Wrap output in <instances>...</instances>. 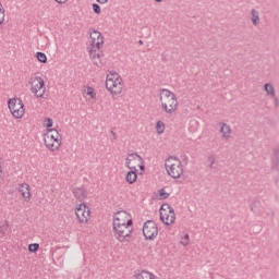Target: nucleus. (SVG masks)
Segmentation results:
<instances>
[{"label": "nucleus", "instance_id": "25", "mask_svg": "<svg viewBox=\"0 0 279 279\" xmlns=\"http://www.w3.org/2000/svg\"><path fill=\"white\" fill-rule=\"evenodd\" d=\"M5 21V9H3V4L0 3V25H3Z\"/></svg>", "mask_w": 279, "mask_h": 279}, {"label": "nucleus", "instance_id": "19", "mask_svg": "<svg viewBox=\"0 0 279 279\" xmlns=\"http://www.w3.org/2000/svg\"><path fill=\"white\" fill-rule=\"evenodd\" d=\"M0 234L2 236L10 234V223L8 222V220H4L3 222L0 223Z\"/></svg>", "mask_w": 279, "mask_h": 279}, {"label": "nucleus", "instance_id": "10", "mask_svg": "<svg viewBox=\"0 0 279 279\" xmlns=\"http://www.w3.org/2000/svg\"><path fill=\"white\" fill-rule=\"evenodd\" d=\"M160 220L166 226H171L175 223V211L173 210V207H171L169 204H163L160 209Z\"/></svg>", "mask_w": 279, "mask_h": 279}, {"label": "nucleus", "instance_id": "33", "mask_svg": "<svg viewBox=\"0 0 279 279\" xmlns=\"http://www.w3.org/2000/svg\"><path fill=\"white\" fill-rule=\"evenodd\" d=\"M97 2L104 4V3H108V0H97Z\"/></svg>", "mask_w": 279, "mask_h": 279}, {"label": "nucleus", "instance_id": "14", "mask_svg": "<svg viewBox=\"0 0 279 279\" xmlns=\"http://www.w3.org/2000/svg\"><path fill=\"white\" fill-rule=\"evenodd\" d=\"M19 193L22 195L24 202H32V187L27 183H21L17 187Z\"/></svg>", "mask_w": 279, "mask_h": 279}, {"label": "nucleus", "instance_id": "21", "mask_svg": "<svg viewBox=\"0 0 279 279\" xmlns=\"http://www.w3.org/2000/svg\"><path fill=\"white\" fill-rule=\"evenodd\" d=\"M84 93L90 99H97V93H95V88L87 86V87H85Z\"/></svg>", "mask_w": 279, "mask_h": 279}, {"label": "nucleus", "instance_id": "26", "mask_svg": "<svg viewBox=\"0 0 279 279\" xmlns=\"http://www.w3.org/2000/svg\"><path fill=\"white\" fill-rule=\"evenodd\" d=\"M44 128H53V120L51 118H46L44 120Z\"/></svg>", "mask_w": 279, "mask_h": 279}, {"label": "nucleus", "instance_id": "23", "mask_svg": "<svg viewBox=\"0 0 279 279\" xmlns=\"http://www.w3.org/2000/svg\"><path fill=\"white\" fill-rule=\"evenodd\" d=\"M156 132H157V134H165V122H162V121H158L157 123H156Z\"/></svg>", "mask_w": 279, "mask_h": 279}, {"label": "nucleus", "instance_id": "4", "mask_svg": "<svg viewBox=\"0 0 279 279\" xmlns=\"http://www.w3.org/2000/svg\"><path fill=\"white\" fill-rule=\"evenodd\" d=\"M106 88L113 96L117 97L123 93V78L117 72H109L106 77Z\"/></svg>", "mask_w": 279, "mask_h": 279}, {"label": "nucleus", "instance_id": "24", "mask_svg": "<svg viewBox=\"0 0 279 279\" xmlns=\"http://www.w3.org/2000/svg\"><path fill=\"white\" fill-rule=\"evenodd\" d=\"M36 58L39 62H43V64H46L47 54H45L44 52H37Z\"/></svg>", "mask_w": 279, "mask_h": 279}, {"label": "nucleus", "instance_id": "36", "mask_svg": "<svg viewBox=\"0 0 279 279\" xmlns=\"http://www.w3.org/2000/svg\"><path fill=\"white\" fill-rule=\"evenodd\" d=\"M157 3H162V0H155Z\"/></svg>", "mask_w": 279, "mask_h": 279}, {"label": "nucleus", "instance_id": "18", "mask_svg": "<svg viewBox=\"0 0 279 279\" xmlns=\"http://www.w3.org/2000/svg\"><path fill=\"white\" fill-rule=\"evenodd\" d=\"M125 180L129 184H134L136 180H138V174H136V170H131L126 173Z\"/></svg>", "mask_w": 279, "mask_h": 279}, {"label": "nucleus", "instance_id": "30", "mask_svg": "<svg viewBox=\"0 0 279 279\" xmlns=\"http://www.w3.org/2000/svg\"><path fill=\"white\" fill-rule=\"evenodd\" d=\"M93 10L96 14H101V7L99 4H93Z\"/></svg>", "mask_w": 279, "mask_h": 279}, {"label": "nucleus", "instance_id": "28", "mask_svg": "<svg viewBox=\"0 0 279 279\" xmlns=\"http://www.w3.org/2000/svg\"><path fill=\"white\" fill-rule=\"evenodd\" d=\"M169 194L165 191V189L159 190V199H167Z\"/></svg>", "mask_w": 279, "mask_h": 279}, {"label": "nucleus", "instance_id": "22", "mask_svg": "<svg viewBox=\"0 0 279 279\" xmlns=\"http://www.w3.org/2000/svg\"><path fill=\"white\" fill-rule=\"evenodd\" d=\"M265 92L267 93V95H270V97H276V90L274 89V85L267 83L265 85Z\"/></svg>", "mask_w": 279, "mask_h": 279}, {"label": "nucleus", "instance_id": "5", "mask_svg": "<svg viewBox=\"0 0 279 279\" xmlns=\"http://www.w3.org/2000/svg\"><path fill=\"white\" fill-rule=\"evenodd\" d=\"M45 146L49 151H58L62 146V136L56 129H48L44 134Z\"/></svg>", "mask_w": 279, "mask_h": 279}, {"label": "nucleus", "instance_id": "32", "mask_svg": "<svg viewBox=\"0 0 279 279\" xmlns=\"http://www.w3.org/2000/svg\"><path fill=\"white\" fill-rule=\"evenodd\" d=\"M209 162H210V167H213V165H215V157H209Z\"/></svg>", "mask_w": 279, "mask_h": 279}, {"label": "nucleus", "instance_id": "7", "mask_svg": "<svg viewBox=\"0 0 279 279\" xmlns=\"http://www.w3.org/2000/svg\"><path fill=\"white\" fill-rule=\"evenodd\" d=\"M31 92L37 99H45V93H47V86H45V80L40 76H34L31 78Z\"/></svg>", "mask_w": 279, "mask_h": 279}, {"label": "nucleus", "instance_id": "9", "mask_svg": "<svg viewBox=\"0 0 279 279\" xmlns=\"http://www.w3.org/2000/svg\"><path fill=\"white\" fill-rule=\"evenodd\" d=\"M9 110L14 119H23L25 114V105L20 98H12L9 100Z\"/></svg>", "mask_w": 279, "mask_h": 279}, {"label": "nucleus", "instance_id": "31", "mask_svg": "<svg viewBox=\"0 0 279 279\" xmlns=\"http://www.w3.org/2000/svg\"><path fill=\"white\" fill-rule=\"evenodd\" d=\"M57 3H60L61 5L66 3L69 0H54Z\"/></svg>", "mask_w": 279, "mask_h": 279}, {"label": "nucleus", "instance_id": "11", "mask_svg": "<svg viewBox=\"0 0 279 279\" xmlns=\"http://www.w3.org/2000/svg\"><path fill=\"white\" fill-rule=\"evenodd\" d=\"M125 167L130 170L137 171L140 168L141 171H145V161L143 160V157H141L138 154H130L126 157L125 160Z\"/></svg>", "mask_w": 279, "mask_h": 279}, {"label": "nucleus", "instance_id": "15", "mask_svg": "<svg viewBox=\"0 0 279 279\" xmlns=\"http://www.w3.org/2000/svg\"><path fill=\"white\" fill-rule=\"evenodd\" d=\"M73 195L77 202H84L88 193L86 190H84V187H76L73 190Z\"/></svg>", "mask_w": 279, "mask_h": 279}, {"label": "nucleus", "instance_id": "8", "mask_svg": "<svg viewBox=\"0 0 279 279\" xmlns=\"http://www.w3.org/2000/svg\"><path fill=\"white\" fill-rule=\"evenodd\" d=\"M75 217L82 226H86L88 221H90V207L86 206V204L81 203L77 204L74 208Z\"/></svg>", "mask_w": 279, "mask_h": 279}, {"label": "nucleus", "instance_id": "16", "mask_svg": "<svg viewBox=\"0 0 279 279\" xmlns=\"http://www.w3.org/2000/svg\"><path fill=\"white\" fill-rule=\"evenodd\" d=\"M135 279H158V277L149 270H140L135 274Z\"/></svg>", "mask_w": 279, "mask_h": 279}, {"label": "nucleus", "instance_id": "20", "mask_svg": "<svg viewBox=\"0 0 279 279\" xmlns=\"http://www.w3.org/2000/svg\"><path fill=\"white\" fill-rule=\"evenodd\" d=\"M251 14H252L251 21L253 25L255 26L260 25V15L258 14V11H256V9H253L251 11Z\"/></svg>", "mask_w": 279, "mask_h": 279}, {"label": "nucleus", "instance_id": "3", "mask_svg": "<svg viewBox=\"0 0 279 279\" xmlns=\"http://www.w3.org/2000/svg\"><path fill=\"white\" fill-rule=\"evenodd\" d=\"M165 169L168 175L173 178V180H179V178L184 175V166L182 165V160L175 156H169L165 160Z\"/></svg>", "mask_w": 279, "mask_h": 279}, {"label": "nucleus", "instance_id": "29", "mask_svg": "<svg viewBox=\"0 0 279 279\" xmlns=\"http://www.w3.org/2000/svg\"><path fill=\"white\" fill-rule=\"evenodd\" d=\"M189 243H190L189 234H185V235L181 239V245H184V247H186V245H189Z\"/></svg>", "mask_w": 279, "mask_h": 279}, {"label": "nucleus", "instance_id": "27", "mask_svg": "<svg viewBox=\"0 0 279 279\" xmlns=\"http://www.w3.org/2000/svg\"><path fill=\"white\" fill-rule=\"evenodd\" d=\"M38 250H40V244L38 243H33L28 245V251L31 252H38Z\"/></svg>", "mask_w": 279, "mask_h": 279}, {"label": "nucleus", "instance_id": "1", "mask_svg": "<svg viewBox=\"0 0 279 279\" xmlns=\"http://www.w3.org/2000/svg\"><path fill=\"white\" fill-rule=\"evenodd\" d=\"M159 101L161 104V109L166 114H173L178 112L180 102L178 101V96L169 89H161L159 94Z\"/></svg>", "mask_w": 279, "mask_h": 279}, {"label": "nucleus", "instance_id": "35", "mask_svg": "<svg viewBox=\"0 0 279 279\" xmlns=\"http://www.w3.org/2000/svg\"><path fill=\"white\" fill-rule=\"evenodd\" d=\"M2 175H3V169L0 166V180H1Z\"/></svg>", "mask_w": 279, "mask_h": 279}, {"label": "nucleus", "instance_id": "17", "mask_svg": "<svg viewBox=\"0 0 279 279\" xmlns=\"http://www.w3.org/2000/svg\"><path fill=\"white\" fill-rule=\"evenodd\" d=\"M220 132L222 134V138L225 141H228L230 138V136H232V129L230 128V125L226 124V123H220Z\"/></svg>", "mask_w": 279, "mask_h": 279}, {"label": "nucleus", "instance_id": "34", "mask_svg": "<svg viewBox=\"0 0 279 279\" xmlns=\"http://www.w3.org/2000/svg\"><path fill=\"white\" fill-rule=\"evenodd\" d=\"M111 134L113 136V141H117V133H114V131H111Z\"/></svg>", "mask_w": 279, "mask_h": 279}, {"label": "nucleus", "instance_id": "37", "mask_svg": "<svg viewBox=\"0 0 279 279\" xmlns=\"http://www.w3.org/2000/svg\"><path fill=\"white\" fill-rule=\"evenodd\" d=\"M140 45H143V40H140Z\"/></svg>", "mask_w": 279, "mask_h": 279}, {"label": "nucleus", "instance_id": "6", "mask_svg": "<svg viewBox=\"0 0 279 279\" xmlns=\"http://www.w3.org/2000/svg\"><path fill=\"white\" fill-rule=\"evenodd\" d=\"M113 236L119 243H130L132 240V232H134V225H112Z\"/></svg>", "mask_w": 279, "mask_h": 279}, {"label": "nucleus", "instance_id": "2", "mask_svg": "<svg viewBox=\"0 0 279 279\" xmlns=\"http://www.w3.org/2000/svg\"><path fill=\"white\" fill-rule=\"evenodd\" d=\"M89 45L88 53L95 64H99L101 58V49L104 48V35L99 31H92L89 35Z\"/></svg>", "mask_w": 279, "mask_h": 279}, {"label": "nucleus", "instance_id": "13", "mask_svg": "<svg viewBox=\"0 0 279 279\" xmlns=\"http://www.w3.org/2000/svg\"><path fill=\"white\" fill-rule=\"evenodd\" d=\"M143 234L148 241L156 239L158 236V226L156 222L151 220L146 221L143 227Z\"/></svg>", "mask_w": 279, "mask_h": 279}, {"label": "nucleus", "instance_id": "12", "mask_svg": "<svg viewBox=\"0 0 279 279\" xmlns=\"http://www.w3.org/2000/svg\"><path fill=\"white\" fill-rule=\"evenodd\" d=\"M112 226H134L132 214L125 210L117 211L113 216Z\"/></svg>", "mask_w": 279, "mask_h": 279}]
</instances>
